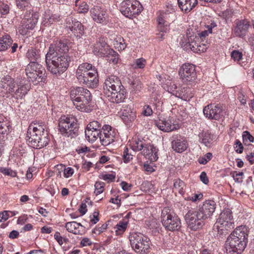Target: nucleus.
Masks as SVG:
<instances>
[{
	"label": "nucleus",
	"instance_id": "1",
	"mask_svg": "<svg viewBox=\"0 0 254 254\" xmlns=\"http://www.w3.org/2000/svg\"><path fill=\"white\" fill-rule=\"evenodd\" d=\"M66 42L56 41L51 44L46 55L48 70L54 74H61L66 70L70 61Z\"/></svg>",
	"mask_w": 254,
	"mask_h": 254
},
{
	"label": "nucleus",
	"instance_id": "2",
	"mask_svg": "<svg viewBox=\"0 0 254 254\" xmlns=\"http://www.w3.org/2000/svg\"><path fill=\"white\" fill-rule=\"evenodd\" d=\"M46 126L43 123H32L28 128L26 137L27 140L33 148H41L49 143Z\"/></svg>",
	"mask_w": 254,
	"mask_h": 254
},
{
	"label": "nucleus",
	"instance_id": "3",
	"mask_svg": "<svg viewBox=\"0 0 254 254\" xmlns=\"http://www.w3.org/2000/svg\"><path fill=\"white\" fill-rule=\"evenodd\" d=\"M248 228L245 226L237 227L228 237L227 247L237 254H241L246 248L248 242Z\"/></svg>",
	"mask_w": 254,
	"mask_h": 254
},
{
	"label": "nucleus",
	"instance_id": "4",
	"mask_svg": "<svg viewBox=\"0 0 254 254\" xmlns=\"http://www.w3.org/2000/svg\"><path fill=\"white\" fill-rule=\"evenodd\" d=\"M235 227L232 212L229 209L224 210L219 215L213 230L217 232V237L226 236Z\"/></svg>",
	"mask_w": 254,
	"mask_h": 254
},
{
	"label": "nucleus",
	"instance_id": "5",
	"mask_svg": "<svg viewBox=\"0 0 254 254\" xmlns=\"http://www.w3.org/2000/svg\"><path fill=\"white\" fill-rule=\"evenodd\" d=\"M59 127L60 132L64 137L72 138L78 135L77 120L72 115L62 116L59 120Z\"/></svg>",
	"mask_w": 254,
	"mask_h": 254
},
{
	"label": "nucleus",
	"instance_id": "6",
	"mask_svg": "<svg viewBox=\"0 0 254 254\" xmlns=\"http://www.w3.org/2000/svg\"><path fill=\"white\" fill-rule=\"evenodd\" d=\"M128 239L132 249L139 254H147L149 253L151 242L149 238L140 233H132Z\"/></svg>",
	"mask_w": 254,
	"mask_h": 254
},
{
	"label": "nucleus",
	"instance_id": "7",
	"mask_svg": "<svg viewBox=\"0 0 254 254\" xmlns=\"http://www.w3.org/2000/svg\"><path fill=\"white\" fill-rule=\"evenodd\" d=\"M161 221L162 225L168 231H178L181 227L180 218L168 207H165L162 209Z\"/></svg>",
	"mask_w": 254,
	"mask_h": 254
},
{
	"label": "nucleus",
	"instance_id": "8",
	"mask_svg": "<svg viewBox=\"0 0 254 254\" xmlns=\"http://www.w3.org/2000/svg\"><path fill=\"white\" fill-rule=\"evenodd\" d=\"M185 219L188 227L196 231L201 228L205 224V219L197 209H190L185 216Z\"/></svg>",
	"mask_w": 254,
	"mask_h": 254
},
{
	"label": "nucleus",
	"instance_id": "9",
	"mask_svg": "<svg viewBox=\"0 0 254 254\" xmlns=\"http://www.w3.org/2000/svg\"><path fill=\"white\" fill-rule=\"evenodd\" d=\"M142 10V5L136 0H125L122 3L120 11L126 17L131 18Z\"/></svg>",
	"mask_w": 254,
	"mask_h": 254
},
{
	"label": "nucleus",
	"instance_id": "10",
	"mask_svg": "<svg viewBox=\"0 0 254 254\" xmlns=\"http://www.w3.org/2000/svg\"><path fill=\"white\" fill-rule=\"evenodd\" d=\"M39 14L37 12L27 11L26 12L22 25L19 27V31L21 34H27L28 30H32L35 27L39 19Z\"/></svg>",
	"mask_w": 254,
	"mask_h": 254
},
{
	"label": "nucleus",
	"instance_id": "11",
	"mask_svg": "<svg viewBox=\"0 0 254 254\" xmlns=\"http://www.w3.org/2000/svg\"><path fill=\"white\" fill-rule=\"evenodd\" d=\"M76 74L78 79L89 78L96 79L99 78L97 69L87 63H82L78 66Z\"/></svg>",
	"mask_w": 254,
	"mask_h": 254
},
{
	"label": "nucleus",
	"instance_id": "12",
	"mask_svg": "<svg viewBox=\"0 0 254 254\" xmlns=\"http://www.w3.org/2000/svg\"><path fill=\"white\" fill-rule=\"evenodd\" d=\"M25 71L27 78L31 79H37V78L43 79L46 77L44 69L35 61L30 62L25 69Z\"/></svg>",
	"mask_w": 254,
	"mask_h": 254
},
{
	"label": "nucleus",
	"instance_id": "13",
	"mask_svg": "<svg viewBox=\"0 0 254 254\" xmlns=\"http://www.w3.org/2000/svg\"><path fill=\"white\" fill-rule=\"evenodd\" d=\"M115 138V133L109 125H105L100 130L99 139L104 146H107L112 143Z\"/></svg>",
	"mask_w": 254,
	"mask_h": 254
},
{
	"label": "nucleus",
	"instance_id": "14",
	"mask_svg": "<svg viewBox=\"0 0 254 254\" xmlns=\"http://www.w3.org/2000/svg\"><path fill=\"white\" fill-rule=\"evenodd\" d=\"M203 112L206 118L211 120H218L223 116L222 107L219 105H208L204 108Z\"/></svg>",
	"mask_w": 254,
	"mask_h": 254
},
{
	"label": "nucleus",
	"instance_id": "15",
	"mask_svg": "<svg viewBox=\"0 0 254 254\" xmlns=\"http://www.w3.org/2000/svg\"><path fill=\"white\" fill-rule=\"evenodd\" d=\"M216 203L212 200H208L204 201L202 205H200L197 209L203 217L207 220L211 218L216 209Z\"/></svg>",
	"mask_w": 254,
	"mask_h": 254
},
{
	"label": "nucleus",
	"instance_id": "16",
	"mask_svg": "<svg viewBox=\"0 0 254 254\" xmlns=\"http://www.w3.org/2000/svg\"><path fill=\"white\" fill-rule=\"evenodd\" d=\"M250 26L249 21L247 19H237L235 22L234 33L236 36L243 38L246 35Z\"/></svg>",
	"mask_w": 254,
	"mask_h": 254
},
{
	"label": "nucleus",
	"instance_id": "17",
	"mask_svg": "<svg viewBox=\"0 0 254 254\" xmlns=\"http://www.w3.org/2000/svg\"><path fill=\"white\" fill-rule=\"evenodd\" d=\"M172 148L179 153L186 150L188 147L187 141L186 139L180 135H173L171 138Z\"/></svg>",
	"mask_w": 254,
	"mask_h": 254
},
{
	"label": "nucleus",
	"instance_id": "18",
	"mask_svg": "<svg viewBox=\"0 0 254 254\" xmlns=\"http://www.w3.org/2000/svg\"><path fill=\"white\" fill-rule=\"evenodd\" d=\"M90 12L91 16L95 22L102 23L106 20L107 14L104 8L99 6H94L91 8Z\"/></svg>",
	"mask_w": 254,
	"mask_h": 254
},
{
	"label": "nucleus",
	"instance_id": "19",
	"mask_svg": "<svg viewBox=\"0 0 254 254\" xmlns=\"http://www.w3.org/2000/svg\"><path fill=\"white\" fill-rule=\"evenodd\" d=\"M74 105L76 108L81 111H85L92 99L91 93L89 90L85 89L82 96L78 97Z\"/></svg>",
	"mask_w": 254,
	"mask_h": 254
},
{
	"label": "nucleus",
	"instance_id": "20",
	"mask_svg": "<svg viewBox=\"0 0 254 254\" xmlns=\"http://www.w3.org/2000/svg\"><path fill=\"white\" fill-rule=\"evenodd\" d=\"M179 74L182 79L194 78L196 76L194 66L190 64H185L180 67Z\"/></svg>",
	"mask_w": 254,
	"mask_h": 254
},
{
	"label": "nucleus",
	"instance_id": "21",
	"mask_svg": "<svg viewBox=\"0 0 254 254\" xmlns=\"http://www.w3.org/2000/svg\"><path fill=\"white\" fill-rule=\"evenodd\" d=\"M65 227L66 230L75 235H82L85 233V227L80 223L75 221L68 222L65 223Z\"/></svg>",
	"mask_w": 254,
	"mask_h": 254
},
{
	"label": "nucleus",
	"instance_id": "22",
	"mask_svg": "<svg viewBox=\"0 0 254 254\" xmlns=\"http://www.w3.org/2000/svg\"><path fill=\"white\" fill-rule=\"evenodd\" d=\"M121 80H106L103 88L106 94L108 95L111 93L121 91Z\"/></svg>",
	"mask_w": 254,
	"mask_h": 254
},
{
	"label": "nucleus",
	"instance_id": "23",
	"mask_svg": "<svg viewBox=\"0 0 254 254\" xmlns=\"http://www.w3.org/2000/svg\"><path fill=\"white\" fill-rule=\"evenodd\" d=\"M156 125L158 128L165 132H170L177 129L179 126L174 124H172L169 120L159 119L156 122Z\"/></svg>",
	"mask_w": 254,
	"mask_h": 254
},
{
	"label": "nucleus",
	"instance_id": "24",
	"mask_svg": "<svg viewBox=\"0 0 254 254\" xmlns=\"http://www.w3.org/2000/svg\"><path fill=\"white\" fill-rule=\"evenodd\" d=\"M178 6L183 12L188 13L198 3L197 0H177Z\"/></svg>",
	"mask_w": 254,
	"mask_h": 254
},
{
	"label": "nucleus",
	"instance_id": "25",
	"mask_svg": "<svg viewBox=\"0 0 254 254\" xmlns=\"http://www.w3.org/2000/svg\"><path fill=\"white\" fill-rule=\"evenodd\" d=\"M109 49V48L106 43L99 41L94 45L92 52L97 56L104 57Z\"/></svg>",
	"mask_w": 254,
	"mask_h": 254
},
{
	"label": "nucleus",
	"instance_id": "26",
	"mask_svg": "<svg viewBox=\"0 0 254 254\" xmlns=\"http://www.w3.org/2000/svg\"><path fill=\"white\" fill-rule=\"evenodd\" d=\"M157 21V29L159 32L158 33V35L159 38L162 39H164V34L168 32L169 30V23L162 16H160L158 17Z\"/></svg>",
	"mask_w": 254,
	"mask_h": 254
},
{
	"label": "nucleus",
	"instance_id": "27",
	"mask_svg": "<svg viewBox=\"0 0 254 254\" xmlns=\"http://www.w3.org/2000/svg\"><path fill=\"white\" fill-rule=\"evenodd\" d=\"M157 152L158 149L153 145L150 144H147L143 151L144 155L153 162L158 159Z\"/></svg>",
	"mask_w": 254,
	"mask_h": 254
},
{
	"label": "nucleus",
	"instance_id": "28",
	"mask_svg": "<svg viewBox=\"0 0 254 254\" xmlns=\"http://www.w3.org/2000/svg\"><path fill=\"white\" fill-rule=\"evenodd\" d=\"M121 118L126 124L133 121L136 118L135 112L130 107H127L122 111Z\"/></svg>",
	"mask_w": 254,
	"mask_h": 254
},
{
	"label": "nucleus",
	"instance_id": "29",
	"mask_svg": "<svg viewBox=\"0 0 254 254\" xmlns=\"http://www.w3.org/2000/svg\"><path fill=\"white\" fill-rule=\"evenodd\" d=\"M146 144L145 143V140L138 138H133L130 142L131 147L135 151L141 150L145 147Z\"/></svg>",
	"mask_w": 254,
	"mask_h": 254
},
{
	"label": "nucleus",
	"instance_id": "30",
	"mask_svg": "<svg viewBox=\"0 0 254 254\" xmlns=\"http://www.w3.org/2000/svg\"><path fill=\"white\" fill-rule=\"evenodd\" d=\"M13 43L10 36L8 35H5L0 38V51H4L7 49Z\"/></svg>",
	"mask_w": 254,
	"mask_h": 254
},
{
	"label": "nucleus",
	"instance_id": "31",
	"mask_svg": "<svg viewBox=\"0 0 254 254\" xmlns=\"http://www.w3.org/2000/svg\"><path fill=\"white\" fill-rule=\"evenodd\" d=\"M108 100L112 103H120L123 102L125 99V96L120 91L111 93V94L108 95Z\"/></svg>",
	"mask_w": 254,
	"mask_h": 254
},
{
	"label": "nucleus",
	"instance_id": "32",
	"mask_svg": "<svg viewBox=\"0 0 254 254\" xmlns=\"http://www.w3.org/2000/svg\"><path fill=\"white\" fill-rule=\"evenodd\" d=\"M85 89L81 87H77L71 90L70 97L74 105H75V102L78 100V97L82 96Z\"/></svg>",
	"mask_w": 254,
	"mask_h": 254
},
{
	"label": "nucleus",
	"instance_id": "33",
	"mask_svg": "<svg viewBox=\"0 0 254 254\" xmlns=\"http://www.w3.org/2000/svg\"><path fill=\"white\" fill-rule=\"evenodd\" d=\"M68 27L71 31L76 34H81L83 33V25L80 22L75 19H71V23L69 22Z\"/></svg>",
	"mask_w": 254,
	"mask_h": 254
},
{
	"label": "nucleus",
	"instance_id": "34",
	"mask_svg": "<svg viewBox=\"0 0 254 254\" xmlns=\"http://www.w3.org/2000/svg\"><path fill=\"white\" fill-rule=\"evenodd\" d=\"M199 139L206 146L209 147L212 144L213 135L208 131H204L199 135Z\"/></svg>",
	"mask_w": 254,
	"mask_h": 254
},
{
	"label": "nucleus",
	"instance_id": "35",
	"mask_svg": "<svg viewBox=\"0 0 254 254\" xmlns=\"http://www.w3.org/2000/svg\"><path fill=\"white\" fill-rule=\"evenodd\" d=\"M85 136L89 142H94L99 138L100 130L85 129Z\"/></svg>",
	"mask_w": 254,
	"mask_h": 254
},
{
	"label": "nucleus",
	"instance_id": "36",
	"mask_svg": "<svg viewBox=\"0 0 254 254\" xmlns=\"http://www.w3.org/2000/svg\"><path fill=\"white\" fill-rule=\"evenodd\" d=\"M147 226L154 234L159 233L160 229V224L159 222L155 219H152L146 222Z\"/></svg>",
	"mask_w": 254,
	"mask_h": 254
},
{
	"label": "nucleus",
	"instance_id": "37",
	"mask_svg": "<svg viewBox=\"0 0 254 254\" xmlns=\"http://www.w3.org/2000/svg\"><path fill=\"white\" fill-rule=\"evenodd\" d=\"M105 57H107V60L109 63H112L114 64H117L119 59L118 53L110 48L108 49V51L107 52Z\"/></svg>",
	"mask_w": 254,
	"mask_h": 254
},
{
	"label": "nucleus",
	"instance_id": "38",
	"mask_svg": "<svg viewBox=\"0 0 254 254\" xmlns=\"http://www.w3.org/2000/svg\"><path fill=\"white\" fill-rule=\"evenodd\" d=\"M198 44L194 41L193 36H190L188 39V42L186 43V49H190L193 52H197L199 51Z\"/></svg>",
	"mask_w": 254,
	"mask_h": 254
},
{
	"label": "nucleus",
	"instance_id": "39",
	"mask_svg": "<svg viewBox=\"0 0 254 254\" xmlns=\"http://www.w3.org/2000/svg\"><path fill=\"white\" fill-rule=\"evenodd\" d=\"M10 125L7 121H4L2 117H0V134H7L10 130Z\"/></svg>",
	"mask_w": 254,
	"mask_h": 254
},
{
	"label": "nucleus",
	"instance_id": "40",
	"mask_svg": "<svg viewBox=\"0 0 254 254\" xmlns=\"http://www.w3.org/2000/svg\"><path fill=\"white\" fill-rule=\"evenodd\" d=\"M127 222L124 220L120 221L114 227L115 232L117 235L122 234L127 229Z\"/></svg>",
	"mask_w": 254,
	"mask_h": 254
},
{
	"label": "nucleus",
	"instance_id": "41",
	"mask_svg": "<svg viewBox=\"0 0 254 254\" xmlns=\"http://www.w3.org/2000/svg\"><path fill=\"white\" fill-rule=\"evenodd\" d=\"M16 84L14 80H4L1 82V87L5 89L9 93L14 91Z\"/></svg>",
	"mask_w": 254,
	"mask_h": 254
},
{
	"label": "nucleus",
	"instance_id": "42",
	"mask_svg": "<svg viewBox=\"0 0 254 254\" xmlns=\"http://www.w3.org/2000/svg\"><path fill=\"white\" fill-rule=\"evenodd\" d=\"M185 186L183 181L179 179H177L174 181V187L180 194L183 195L184 193V188Z\"/></svg>",
	"mask_w": 254,
	"mask_h": 254
},
{
	"label": "nucleus",
	"instance_id": "43",
	"mask_svg": "<svg viewBox=\"0 0 254 254\" xmlns=\"http://www.w3.org/2000/svg\"><path fill=\"white\" fill-rule=\"evenodd\" d=\"M26 56L31 62H36L39 58L38 52L33 48L29 49L26 53Z\"/></svg>",
	"mask_w": 254,
	"mask_h": 254
},
{
	"label": "nucleus",
	"instance_id": "44",
	"mask_svg": "<svg viewBox=\"0 0 254 254\" xmlns=\"http://www.w3.org/2000/svg\"><path fill=\"white\" fill-rule=\"evenodd\" d=\"M60 19V16L58 14H52L51 16L47 18V20H46V18L45 19V21L43 22V24L46 26H48L53 24L54 22H58Z\"/></svg>",
	"mask_w": 254,
	"mask_h": 254
},
{
	"label": "nucleus",
	"instance_id": "45",
	"mask_svg": "<svg viewBox=\"0 0 254 254\" xmlns=\"http://www.w3.org/2000/svg\"><path fill=\"white\" fill-rule=\"evenodd\" d=\"M101 125L97 121L91 122L87 126L86 129L101 130Z\"/></svg>",
	"mask_w": 254,
	"mask_h": 254
},
{
	"label": "nucleus",
	"instance_id": "46",
	"mask_svg": "<svg viewBox=\"0 0 254 254\" xmlns=\"http://www.w3.org/2000/svg\"><path fill=\"white\" fill-rule=\"evenodd\" d=\"M230 175L234 178V180L236 182L241 183L243 182V176L244 175V173L243 172L234 171L231 172Z\"/></svg>",
	"mask_w": 254,
	"mask_h": 254
},
{
	"label": "nucleus",
	"instance_id": "47",
	"mask_svg": "<svg viewBox=\"0 0 254 254\" xmlns=\"http://www.w3.org/2000/svg\"><path fill=\"white\" fill-rule=\"evenodd\" d=\"M105 186V183L102 182H97L95 185V190L94 193L96 195H97L103 192L104 190V187Z\"/></svg>",
	"mask_w": 254,
	"mask_h": 254
},
{
	"label": "nucleus",
	"instance_id": "48",
	"mask_svg": "<svg viewBox=\"0 0 254 254\" xmlns=\"http://www.w3.org/2000/svg\"><path fill=\"white\" fill-rule=\"evenodd\" d=\"M108 225L107 224H103L102 225L98 224L93 230L92 233L99 235L107 229Z\"/></svg>",
	"mask_w": 254,
	"mask_h": 254
},
{
	"label": "nucleus",
	"instance_id": "49",
	"mask_svg": "<svg viewBox=\"0 0 254 254\" xmlns=\"http://www.w3.org/2000/svg\"><path fill=\"white\" fill-rule=\"evenodd\" d=\"M83 83L86 85L87 87L94 89L98 86L99 80H84Z\"/></svg>",
	"mask_w": 254,
	"mask_h": 254
},
{
	"label": "nucleus",
	"instance_id": "50",
	"mask_svg": "<svg viewBox=\"0 0 254 254\" xmlns=\"http://www.w3.org/2000/svg\"><path fill=\"white\" fill-rule=\"evenodd\" d=\"M243 140L244 143L246 144L248 141L249 142H254V137L248 131H245L243 134Z\"/></svg>",
	"mask_w": 254,
	"mask_h": 254
},
{
	"label": "nucleus",
	"instance_id": "51",
	"mask_svg": "<svg viewBox=\"0 0 254 254\" xmlns=\"http://www.w3.org/2000/svg\"><path fill=\"white\" fill-rule=\"evenodd\" d=\"M30 88V85L26 83L24 85H22L20 87L18 88L16 92L20 93L22 95H25L27 93V91L29 90Z\"/></svg>",
	"mask_w": 254,
	"mask_h": 254
},
{
	"label": "nucleus",
	"instance_id": "52",
	"mask_svg": "<svg viewBox=\"0 0 254 254\" xmlns=\"http://www.w3.org/2000/svg\"><path fill=\"white\" fill-rule=\"evenodd\" d=\"M243 57V54L239 51H233L231 53L232 58L235 61H240Z\"/></svg>",
	"mask_w": 254,
	"mask_h": 254
},
{
	"label": "nucleus",
	"instance_id": "53",
	"mask_svg": "<svg viewBox=\"0 0 254 254\" xmlns=\"http://www.w3.org/2000/svg\"><path fill=\"white\" fill-rule=\"evenodd\" d=\"M9 11V6L5 3H1L0 4V13L1 15L7 14Z\"/></svg>",
	"mask_w": 254,
	"mask_h": 254
},
{
	"label": "nucleus",
	"instance_id": "54",
	"mask_svg": "<svg viewBox=\"0 0 254 254\" xmlns=\"http://www.w3.org/2000/svg\"><path fill=\"white\" fill-rule=\"evenodd\" d=\"M128 151V149L127 148H126L124 151L123 158H124V161L125 163L128 162L132 158V155H131L130 154H129Z\"/></svg>",
	"mask_w": 254,
	"mask_h": 254
},
{
	"label": "nucleus",
	"instance_id": "55",
	"mask_svg": "<svg viewBox=\"0 0 254 254\" xmlns=\"http://www.w3.org/2000/svg\"><path fill=\"white\" fill-rule=\"evenodd\" d=\"M135 63L136 65L135 67L142 68L146 64V60L143 58L138 59L135 61Z\"/></svg>",
	"mask_w": 254,
	"mask_h": 254
},
{
	"label": "nucleus",
	"instance_id": "56",
	"mask_svg": "<svg viewBox=\"0 0 254 254\" xmlns=\"http://www.w3.org/2000/svg\"><path fill=\"white\" fill-rule=\"evenodd\" d=\"M152 110L149 105H145L143 107L142 114L146 116H149L152 114Z\"/></svg>",
	"mask_w": 254,
	"mask_h": 254
},
{
	"label": "nucleus",
	"instance_id": "57",
	"mask_svg": "<svg viewBox=\"0 0 254 254\" xmlns=\"http://www.w3.org/2000/svg\"><path fill=\"white\" fill-rule=\"evenodd\" d=\"M92 244L91 240L88 238H83L80 242V245L81 247L89 246Z\"/></svg>",
	"mask_w": 254,
	"mask_h": 254
},
{
	"label": "nucleus",
	"instance_id": "58",
	"mask_svg": "<svg viewBox=\"0 0 254 254\" xmlns=\"http://www.w3.org/2000/svg\"><path fill=\"white\" fill-rule=\"evenodd\" d=\"M100 178L105 181H108V182H113L115 179V175L113 174H108L102 175Z\"/></svg>",
	"mask_w": 254,
	"mask_h": 254
},
{
	"label": "nucleus",
	"instance_id": "59",
	"mask_svg": "<svg viewBox=\"0 0 254 254\" xmlns=\"http://www.w3.org/2000/svg\"><path fill=\"white\" fill-rule=\"evenodd\" d=\"M0 172H2L4 175L12 177H14L16 175L15 172L9 169L0 168Z\"/></svg>",
	"mask_w": 254,
	"mask_h": 254
},
{
	"label": "nucleus",
	"instance_id": "60",
	"mask_svg": "<svg viewBox=\"0 0 254 254\" xmlns=\"http://www.w3.org/2000/svg\"><path fill=\"white\" fill-rule=\"evenodd\" d=\"M236 152L238 153H242L243 151V146L241 142L239 140H236L235 142Z\"/></svg>",
	"mask_w": 254,
	"mask_h": 254
},
{
	"label": "nucleus",
	"instance_id": "61",
	"mask_svg": "<svg viewBox=\"0 0 254 254\" xmlns=\"http://www.w3.org/2000/svg\"><path fill=\"white\" fill-rule=\"evenodd\" d=\"M73 169L70 167L65 168L64 172V177L68 178L73 175Z\"/></svg>",
	"mask_w": 254,
	"mask_h": 254
},
{
	"label": "nucleus",
	"instance_id": "62",
	"mask_svg": "<svg viewBox=\"0 0 254 254\" xmlns=\"http://www.w3.org/2000/svg\"><path fill=\"white\" fill-rule=\"evenodd\" d=\"M8 211H3L0 212V222L5 221L8 218L9 215L8 214Z\"/></svg>",
	"mask_w": 254,
	"mask_h": 254
},
{
	"label": "nucleus",
	"instance_id": "63",
	"mask_svg": "<svg viewBox=\"0 0 254 254\" xmlns=\"http://www.w3.org/2000/svg\"><path fill=\"white\" fill-rule=\"evenodd\" d=\"M99 212L98 211H94L93 213V218L91 219L90 221L93 224H96L99 221Z\"/></svg>",
	"mask_w": 254,
	"mask_h": 254
},
{
	"label": "nucleus",
	"instance_id": "64",
	"mask_svg": "<svg viewBox=\"0 0 254 254\" xmlns=\"http://www.w3.org/2000/svg\"><path fill=\"white\" fill-rule=\"evenodd\" d=\"M200 180L204 184L206 185L208 184L209 180L207 177L206 174L205 172H202L199 176Z\"/></svg>",
	"mask_w": 254,
	"mask_h": 254
}]
</instances>
